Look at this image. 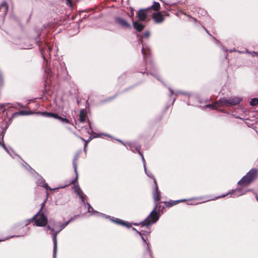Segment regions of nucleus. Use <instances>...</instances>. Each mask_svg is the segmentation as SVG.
Here are the masks:
<instances>
[{
	"mask_svg": "<svg viewBox=\"0 0 258 258\" xmlns=\"http://www.w3.org/2000/svg\"><path fill=\"white\" fill-rule=\"evenodd\" d=\"M47 228L48 230H50L51 231V234L52 235V233H55L54 229L53 228H51L50 226L48 225L47 226Z\"/></svg>",
	"mask_w": 258,
	"mask_h": 258,
	"instance_id": "obj_30",
	"label": "nucleus"
},
{
	"mask_svg": "<svg viewBox=\"0 0 258 258\" xmlns=\"http://www.w3.org/2000/svg\"><path fill=\"white\" fill-rule=\"evenodd\" d=\"M258 171L255 168L251 169L238 182L239 185L246 186L252 182L257 176Z\"/></svg>",
	"mask_w": 258,
	"mask_h": 258,
	"instance_id": "obj_4",
	"label": "nucleus"
},
{
	"mask_svg": "<svg viewBox=\"0 0 258 258\" xmlns=\"http://www.w3.org/2000/svg\"><path fill=\"white\" fill-rule=\"evenodd\" d=\"M20 115H28L29 113L26 111H20L18 113Z\"/></svg>",
	"mask_w": 258,
	"mask_h": 258,
	"instance_id": "obj_27",
	"label": "nucleus"
},
{
	"mask_svg": "<svg viewBox=\"0 0 258 258\" xmlns=\"http://www.w3.org/2000/svg\"><path fill=\"white\" fill-rule=\"evenodd\" d=\"M6 105V104H0V109H1L2 110H3V111H4L5 110V107Z\"/></svg>",
	"mask_w": 258,
	"mask_h": 258,
	"instance_id": "obj_32",
	"label": "nucleus"
},
{
	"mask_svg": "<svg viewBox=\"0 0 258 258\" xmlns=\"http://www.w3.org/2000/svg\"><path fill=\"white\" fill-rule=\"evenodd\" d=\"M250 104L252 106H255L258 104V98H252L250 101Z\"/></svg>",
	"mask_w": 258,
	"mask_h": 258,
	"instance_id": "obj_26",
	"label": "nucleus"
},
{
	"mask_svg": "<svg viewBox=\"0 0 258 258\" xmlns=\"http://www.w3.org/2000/svg\"><path fill=\"white\" fill-rule=\"evenodd\" d=\"M91 140V138L90 137V139L87 140V141H85V143H88L90 140Z\"/></svg>",
	"mask_w": 258,
	"mask_h": 258,
	"instance_id": "obj_36",
	"label": "nucleus"
},
{
	"mask_svg": "<svg viewBox=\"0 0 258 258\" xmlns=\"http://www.w3.org/2000/svg\"><path fill=\"white\" fill-rule=\"evenodd\" d=\"M160 6V4L159 3L154 2L151 7L149 8L148 9H150V12L152 9L154 10V11H157L159 9Z\"/></svg>",
	"mask_w": 258,
	"mask_h": 258,
	"instance_id": "obj_21",
	"label": "nucleus"
},
{
	"mask_svg": "<svg viewBox=\"0 0 258 258\" xmlns=\"http://www.w3.org/2000/svg\"><path fill=\"white\" fill-rule=\"evenodd\" d=\"M78 178V176H77V177H76V178ZM75 180H77V179H75Z\"/></svg>",
	"mask_w": 258,
	"mask_h": 258,
	"instance_id": "obj_48",
	"label": "nucleus"
},
{
	"mask_svg": "<svg viewBox=\"0 0 258 258\" xmlns=\"http://www.w3.org/2000/svg\"><path fill=\"white\" fill-rule=\"evenodd\" d=\"M78 159V157L76 156L73 160V166L74 168L75 172L77 176H78V172H77V164L76 163V160Z\"/></svg>",
	"mask_w": 258,
	"mask_h": 258,
	"instance_id": "obj_24",
	"label": "nucleus"
},
{
	"mask_svg": "<svg viewBox=\"0 0 258 258\" xmlns=\"http://www.w3.org/2000/svg\"><path fill=\"white\" fill-rule=\"evenodd\" d=\"M203 28L206 31L207 33H208V30L203 26Z\"/></svg>",
	"mask_w": 258,
	"mask_h": 258,
	"instance_id": "obj_38",
	"label": "nucleus"
},
{
	"mask_svg": "<svg viewBox=\"0 0 258 258\" xmlns=\"http://www.w3.org/2000/svg\"><path fill=\"white\" fill-rule=\"evenodd\" d=\"M169 90L170 92V96L174 94L176 96H177L179 94H185L184 93L181 91H176L174 92L173 90L170 88H169Z\"/></svg>",
	"mask_w": 258,
	"mask_h": 258,
	"instance_id": "obj_23",
	"label": "nucleus"
},
{
	"mask_svg": "<svg viewBox=\"0 0 258 258\" xmlns=\"http://www.w3.org/2000/svg\"><path fill=\"white\" fill-rule=\"evenodd\" d=\"M223 50H224L225 51H227V50H226V49H223Z\"/></svg>",
	"mask_w": 258,
	"mask_h": 258,
	"instance_id": "obj_46",
	"label": "nucleus"
},
{
	"mask_svg": "<svg viewBox=\"0 0 258 258\" xmlns=\"http://www.w3.org/2000/svg\"><path fill=\"white\" fill-rule=\"evenodd\" d=\"M37 184L38 186L44 187L46 190H52V189L48 186V184L45 183L44 180L43 179H39L37 182Z\"/></svg>",
	"mask_w": 258,
	"mask_h": 258,
	"instance_id": "obj_18",
	"label": "nucleus"
},
{
	"mask_svg": "<svg viewBox=\"0 0 258 258\" xmlns=\"http://www.w3.org/2000/svg\"><path fill=\"white\" fill-rule=\"evenodd\" d=\"M225 196H226V195H223L222 196L219 197V198H220V197L223 198V197H225Z\"/></svg>",
	"mask_w": 258,
	"mask_h": 258,
	"instance_id": "obj_39",
	"label": "nucleus"
},
{
	"mask_svg": "<svg viewBox=\"0 0 258 258\" xmlns=\"http://www.w3.org/2000/svg\"><path fill=\"white\" fill-rule=\"evenodd\" d=\"M86 205L88 206V212L92 213V214H94V213H96L98 215H100V216H105V215L103 214H102V213H100L97 212V211H94V209H93V208L91 206V205L89 203H86Z\"/></svg>",
	"mask_w": 258,
	"mask_h": 258,
	"instance_id": "obj_19",
	"label": "nucleus"
},
{
	"mask_svg": "<svg viewBox=\"0 0 258 258\" xmlns=\"http://www.w3.org/2000/svg\"><path fill=\"white\" fill-rule=\"evenodd\" d=\"M138 152L142 157V161H143V162L144 164V170H145V173H146V174L147 175V176L148 177L153 178V179L154 180V179H155V178L154 176H153V175L151 172H147L146 171V166H145V160L144 158L143 155L142 154V153L140 152V151L139 150H138Z\"/></svg>",
	"mask_w": 258,
	"mask_h": 258,
	"instance_id": "obj_16",
	"label": "nucleus"
},
{
	"mask_svg": "<svg viewBox=\"0 0 258 258\" xmlns=\"http://www.w3.org/2000/svg\"><path fill=\"white\" fill-rule=\"evenodd\" d=\"M66 1L67 2V3H68L70 5H72V1H71V0H66Z\"/></svg>",
	"mask_w": 258,
	"mask_h": 258,
	"instance_id": "obj_35",
	"label": "nucleus"
},
{
	"mask_svg": "<svg viewBox=\"0 0 258 258\" xmlns=\"http://www.w3.org/2000/svg\"><path fill=\"white\" fill-rule=\"evenodd\" d=\"M46 47L47 48H46L44 49H41L40 50L42 56L43 57L44 61L46 60V56H45L46 54L48 53V54L49 55V57H51V53H52V48L51 47H50L49 45H47Z\"/></svg>",
	"mask_w": 258,
	"mask_h": 258,
	"instance_id": "obj_13",
	"label": "nucleus"
},
{
	"mask_svg": "<svg viewBox=\"0 0 258 258\" xmlns=\"http://www.w3.org/2000/svg\"><path fill=\"white\" fill-rule=\"evenodd\" d=\"M245 194L243 192L241 188H237L232 191L231 193V196L233 198H236L242 196Z\"/></svg>",
	"mask_w": 258,
	"mask_h": 258,
	"instance_id": "obj_17",
	"label": "nucleus"
},
{
	"mask_svg": "<svg viewBox=\"0 0 258 258\" xmlns=\"http://www.w3.org/2000/svg\"><path fill=\"white\" fill-rule=\"evenodd\" d=\"M133 230L137 231L135 228H133Z\"/></svg>",
	"mask_w": 258,
	"mask_h": 258,
	"instance_id": "obj_43",
	"label": "nucleus"
},
{
	"mask_svg": "<svg viewBox=\"0 0 258 258\" xmlns=\"http://www.w3.org/2000/svg\"><path fill=\"white\" fill-rule=\"evenodd\" d=\"M152 18L156 23H162L164 20L163 16L160 12L154 13L152 15Z\"/></svg>",
	"mask_w": 258,
	"mask_h": 258,
	"instance_id": "obj_15",
	"label": "nucleus"
},
{
	"mask_svg": "<svg viewBox=\"0 0 258 258\" xmlns=\"http://www.w3.org/2000/svg\"><path fill=\"white\" fill-rule=\"evenodd\" d=\"M74 189L75 192L77 193V194L79 196L80 198L81 199L82 202H83L84 204H86L85 200L86 196L81 190L79 185H75L74 186Z\"/></svg>",
	"mask_w": 258,
	"mask_h": 258,
	"instance_id": "obj_12",
	"label": "nucleus"
},
{
	"mask_svg": "<svg viewBox=\"0 0 258 258\" xmlns=\"http://www.w3.org/2000/svg\"><path fill=\"white\" fill-rule=\"evenodd\" d=\"M78 216L71 217L68 221L61 224L59 226L58 230L55 231V233H52V240L53 242V258H56V252H57V234L64 229L71 222L75 220Z\"/></svg>",
	"mask_w": 258,
	"mask_h": 258,
	"instance_id": "obj_5",
	"label": "nucleus"
},
{
	"mask_svg": "<svg viewBox=\"0 0 258 258\" xmlns=\"http://www.w3.org/2000/svg\"><path fill=\"white\" fill-rule=\"evenodd\" d=\"M147 67L146 68L147 73L148 74H150L151 75L155 76L158 80H159L158 78V76L156 74L154 73L153 72H151V71L150 70V66H151L152 65L148 63V62H147Z\"/></svg>",
	"mask_w": 258,
	"mask_h": 258,
	"instance_id": "obj_22",
	"label": "nucleus"
},
{
	"mask_svg": "<svg viewBox=\"0 0 258 258\" xmlns=\"http://www.w3.org/2000/svg\"><path fill=\"white\" fill-rule=\"evenodd\" d=\"M45 201L41 204V209L39 210V211H40V212H41L43 206L45 205Z\"/></svg>",
	"mask_w": 258,
	"mask_h": 258,
	"instance_id": "obj_33",
	"label": "nucleus"
},
{
	"mask_svg": "<svg viewBox=\"0 0 258 258\" xmlns=\"http://www.w3.org/2000/svg\"><path fill=\"white\" fill-rule=\"evenodd\" d=\"M80 138L81 140H82L84 141V139H83L82 137H80Z\"/></svg>",
	"mask_w": 258,
	"mask_h": 258,
	"instance_id": "obj_42",
	"label": "nucleus"
},
{
	"mask_svg": "<svg viewBox=\"0 0 258 258\" xmlns=\"http://www.w3.org/2000/svg\"><path fill=\"white\" fill-rule=\"evenodd\" d=\"M256 200H257V201L258 202V197H256Z\"/></svg>",
	"mask_w": 258,
	"mask_h": 258,
	"instance_id": "obj_45",
	"label": "nucleus"
},
{
	"mask_svg": "<svg viewBox=\"0 0 258 258\" xmlns=\"http://www.w3.org/2000/svg\"><path fill=\"white\" fill-rule=\"evenodd\" d=\"M87 147V143H85V145H84V149L85 152H86Z\"/></svg>",
	"mask_w": 258,
	"mask_h": 258,
	"instance_id": "obj_34",
	"label": "nucleus"
},
{
	"mask_svg": "<svg viewBox=\"0 0 258 258\" xmlns=\"http://www.w3.org/2000/svg\"><path fill=\"white\" fill-rule=\"evenodd\" d=\"M87 116L85 112L81 110L80 112V115H79V120L81 122H84L86 120V118Z\"/></svg>",
	"mask_w": 258,
	"mask_h": 258,
	"instance_id": "obj_20",
	"label": "nucleus"
},
{
	"mask_svg": "<svg viewBox=\"0 0 258 258\" xmlns=\"http://www.w3.org/2000/svg\"><path fill=\"white\" fill-rule=\"evenodd\" d=\"M178 202H179V201H174V205H175V204H177Z\"/></svg>",
	"mask_w": 258,
	"mask_h": 258,
	"instance_id": "obj_37",
	"label": "nucleus"
},
{
	"mask_svg": "<svg viewBox=\"0 0 258 258\" xmlns=\"http://www.w3.org/2000/svg\"><path fill=\"white\" fill-rule=\"evenodd\" d=\"M31 220H34L37 226L43 227L46 225L47 223V218L43 212H40L39 211L36 214H35ZM30 220H29V221Z\"/></svg>",
	"mask_w": 258,
	"mask_h": 258,
	"instance_id": "obj_6",
	"label": "nucleus"
},
{
	"mask_svg": "<svg viewBox=\"0 0 258 258\" xmlns=\"http://www.w3.org/2000/svg\"><path fill=\"white\" fill-rule=\"evenodd\" d=\"M155 189L153 192V198L155 203V207L151 211L150 215L142 222L143 226H148L157 222L159 216L156 211V208L158 206V202L160 200L161 196L156 179H154Z\"/></svg>",
	"mask_w": 258,
	"mask_h": 258,
	"instance_id": "obj_1",
	"label": "nucleus"
},
{
	"mask_svg": "<svg viewBox=\"0 0 258 258\" xmlns=\"http://www.w3.org/2000/svg\"><path fill=\"white\" fill-rule=\"evenodd\" d=\"M241 101V99L237 97H230L228 99L221 98L215 103L207 105L206 107L212 109H218L220 107H227L236 105L239 104Z\"/></svg>",
	"mask_w": 258,
	"mask_h": 258,
	"instance_id": "obj_2",
	"label": "nucleus"
},
{
	"mask_svg": "<svg viewBox=\"0 0 258 258\" xmlns=\"http://www.w3.org/2000/svg\"><path fill=\"white\" fill-rule=\"evenodd\" d=\"M113 221L115 222V223H118V224H119L120 225H122L123 226H126V227H129L127 223H126L125 222H124L123 221H121V220H120L119 219H117L116 220H113Z\"/></svg>",
	"mask_w": 258,
	"mask_h": 258,
	"instance_id": "obj_25",
	"label": "nucleus"
},
{
	"mask_svg": "<svg viewBox=\"0 0 258 258\" xmlns=\"http://www.w3.org/2000/svg\"><path fill=\"white\" fill-rule=\"evenodd\" d=\"M88 125H89V128L88 130L87 133L89 134H91L92 133V129L91 128V123L89 122V124Z\"/></svg>",
	"mask_w": 258,
	"mask_h": 258,
	"instance_id": "obj_29",
	"label": "nucleus"
},
{
	"mask_svg": "<svg viewBox=\"0 0 258 258\" xmlns=\"http://www.w3.org/2000/svg\"><path fill=\"white\" fill-rule=\"evenodd\" d=\"M130 11H131L130 17L131 18V19H132V21L133 22V27L137 31H138V32H141V31H142L143 30L145 26L143 24H141V23L139 22L138 21L134 20L133 16L134 15V10L133 8H131Z\"/></svg>",
	"mask_w": 258,
	"mask_h": 258,
	"instance_id": "obj_8",
	"label": "nucleus"
},
{
	"mask_svg": "<svg viewBox=\"0 0 258 258\" xmlns=\"http://www.w3.org/2000/svg\"><path fill=\"white\" fill-rule=\"evenodd\" d=\"M150 34V32L149 31H146V32H145L144 33V34H143V36L142 37H144V38H148L149 37Z\"/></svg>",
	"mask_w": 258,
	"mask_h": 258,
	"instance_id": "obj_28",
	"label": "nucleus"
},
{
	"mask_svg": "<svg viewBox=\"0 0 258 258\" xmlns=\"http://www.w3.org/2000/svg\"><path fill=\"white\" fill-rule=\"evenodd\" d=\"M42 114L47 117H53L55 119H59L61 121L67 123H70V121L68 119L66 118H63L62 117L59 116L57 114L54 113H51V112H43L41 113Z\"/></svg>",
	"mask_w": 258,
	"mask_h": 258,
	"instance_id": "obj_9",
	"label": "nucleus"
},
{
	"mask_svg": "<svg viewBox=\"0 0 258 258\" xmlns=\"http://www.w3.org/2000/svg\"><path fill=\"white\" fill-rule=\"evenodd\" d=\"M115 22L118 26L124 29H130L131 25L125 19L120 17H116L115 18Z\"/></svg>",
	"mask_w": 258,
	"mask_h": 258,
	"instance_id": "obj_7",
	"label": "nucleus"
},
{
	"mask_svg": "<svg viewBox=\"0 0 258 258\" xmlns=\"http://www.w3.org/2000/svg\"><path fill=\"white\" fill-rule=\"evenodd\" d=\"M175 99H175V98H174L173 101V102H172V103H174V102L175 101Z\"/></svg>",
	"mask_w": 258,
	"mask_h": 258,
	"instance_id": "obj_41",
	"label": "nucleus"
},
{
	"mask_svg": "<svg viewBox=\"0 0 258 258\" xmlns=\"http://www.w3.org/2000/svg\"><path fill=\"white\" fill-rule=\"evenodd\" d=\"M44 72L47 74V78H50L52 74L54 75L56 73L57 75L65 74L67 72V69L63 62L60 63L57 60L53 63V67L51 69L49 64H48V61H47Z\"/></svg>",
	"mask_w": 258,
	"mask_h": 258,
	"instance_id": "obj_3",
	"label": "nucleus"
},
{
	"mask_svg": "<svg viewBox=\"0 0 258 258\" xmlns=\"http://www.w3.org/2000/svg\"><path fill=\"white\" fill-rule=\"evenodd\" d=\"M193 97H194V96H189L190 99H191V98H192Z\"/></svg>",
	"mask_w": 258,
	"mask_h": 258,
	"instance_id": "obj_40",
	"label": "nucleus"
},
{
	"mask_svg": "<svg viewBox=\"0 0 258 258\" xmlns=\"http://www.w3.org/2000/svg\"><path fill=\"white\" fill-rule=\"evenodd\" d=\"M151 67L153 68V69H154V66H152Z\"/></svg>",
	"mask_w": 258,
	"mask_h": 258,
	"instance_id": "obj_47",
	"label": "nucleus"
},
{
	"mask_svg": "<svg viewBox=\"0 0 258 258\" xmlns=\"http://www.w3.org/2000/svg\"><path fill=\"white\" fill-rule=\"evenodd\" d=\"M0 145H1L3 147V148L5 149V150H6L8 153H9V151L8 150L6 145L4 143L2 144L1 143Z\"/></svg>",
	"mask_w": 258,
	"mask_h": 258,
	"instance_id": "obj_31",
	"label": "nucleus"
},
{
	"mask_svg": "<svg viewBox=\"0 0 258 258\" xmlns=\"http://www.w3.org/2000/svg\"><path fill=\"white\" fill-rule=\"evenodd\" d=\"M253 53L254 54H257V53H256L255 52H253Z\"/></svg>",
	"mask_w": 258,
	"mask_h": 258,
	"instance_id": "obj_44",
	"label": "nucleus"
},
{
	"mask_svg": "<svg viewBox=\"0 0 258 258\" xmlns=\"http://www.w3.org/2000/svg\"><path fill=\"white\" fill-rule=\"evenodd\" d=\"M150 12V9H141L137 14V17L139 21H145L147 20Z\"/></svg>",
	"mask_w": 258,
	"mask_h": 258,
	"instance_id": "obj_10",
	"label": "nucleus"
},
{
	"mask_svg": "<svg viewBox=\"0 0 258 258\" xmlns=\"http://www.w3.org/2000/svg\"><path fill=\"white\" fill-rule=\"evenodd\" d=\"M138 233L139 234V235L141 236L142 239L144 242L145 246L146 248V251L145 253V258H152V254H151V251L149 248V243L147 242L146 239L145 238V237L143 236V233L141 231L139 232L137 231Z\"/></svg>",
	"mask_w": 258,
	"mask_h": 258,
	"instance_id": "obj_11",
	"label": "nucleus"
},
{
	"mask_svg": "<svg viewBox=\"0 0 258 258\" xmlns=\"http://www.w3.org/2000/svg\"><path fill=\"white\" fill-rule=\"evenodd\" d=\"M141 43H142V53L144 55V58L146 61L148 60V57H149L150 55V51L149 48L144 45L143 43V41L141 40Z\"/></svg>",
	"mask_w": 258,
	"mask_h": 258,
	"instance_id": "obj_14",
	"label": "nucleus"
}]
</instances>
